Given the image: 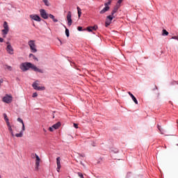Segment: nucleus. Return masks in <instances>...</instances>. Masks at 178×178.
Masks as SVG:
<instances>
[{
  "label": "nucleus",
  "instance_id": "nucleus-33",
  "mask_svg": "<svg viewBox=\"0 0 178 178\" xmlns=\"http://www.w3.org/2000/svg\"><path fill=\"white\" fill-rule=\"evenodd\" d=\"M90 29L92 30H97V29H98V26H90Z\"/></svg>",
  "mask_w": 178,
  "mask_h": 178
},
{
  "label": "nucleus",
  "instance_id": "nucleus-29",
  "mask_svg": "<svg viewBox=\"0 0 178 178\" xmlns=\"http://www.w3.org/2000/svg\"><path fill=\"white\" fill-rule=\"evenodd\" d=\"M77 175H78V176H79L80 178H84V175H83V173H81V172H78Z\"/></svg>",
  "mask_w": 178,
  "mask_h": 178
},
{
  "label": "nucleus",
  "instance_id": "nucleus-2",
  "mask_svg": "<svg viewBox=\"0 0 178 178\" xmlns=\"http://www.w3.org/2000/svg\"><path fill=\"white\" fill-rule=\"evenodd\" d=\"M29 45L30 47L31 52L35 54V52H37V48L35 47V41L30 40L29 42Z\"/></svg>",
  "mask_w": 178,
  "mask_h": 178
},
{
  "label": "nucleus",
  "instance_id": "nucleus-4",
  "mask_svg": "<svg viewBox=\"0 0 178 178\" xmlns=\"http://www.w3.org/2000/svg\"><path fill=\"white\" fill-rule=\"evenodd\" d=\"M67 26H70L73 24V20L72 19V13L70 11L67 12Z\"/></svg>",
  "mask_w": 178,
  "mask_h": 178
},
{
  "label": "nucleus",
  "instance_id": "nucleus-23",
  "mask_svg": "<svg viewBox=\"0 0 178 178\" xmlns=\"http://www.w3.org/2000/svg\"><path fill=\"white\" fill-rule=\"evenodd\" d=\"M162 35H169V32H168V31H166L165 29H163Z\"/></svg>",
  "mask_w": 178,
  "mask_h": 178
},
{
  "label": "nucleus",
  "instance_id": "nucleus-32",
  "mask_svg": "<svg viewBox=\"0 0 178 178\" xmlns=\"http://www.w3.org/2000/svg\"><path fill=\"white\" fill-rule=\"evenodd\" d=\"M26 131V126H24V124H22V128L21 131H22V133H23V131Z\"/></svg>",
  "mask_w": 178,
  "mask_h": 178
},
{
  "label": "nucleus",
  "instance_id": "nucleus-40",
  "mask_svg": "<svg viewBox=\"0 0 178 178\" xmlns=\"http://www.w3.org/2000/svg\"><path fill=\"white\" fill-rule=\"evenodd\" d=\"M82 30H83V27H81V26L78 27V31H82Z\"/></svg>",
  "mask_w": 178,
  "mask_h": 178
},
{
  "label": "nucleus",
  "instance_id": "nucleus-13",
  "mask_svg": "<svg viewBox=\"0 0 178 178\" xmlns=\"http://www.w3.org/2000/svg\"><path fill=\"white\" fill-rule=\"evenodd\" d=\"M129 95L131 96V98L132 99V100L134 101V102L136 104V105H138V101H137V99L136 98V97H134V95L131 93L130 92H128Z\"/></svg>",
  "mask_w": 178,
  "mask_h": 178
},
{
  "label": "nucleus",
  "instance_id": "nucleus-17",
  "mask_svg": "<svg viewBox=\"0 0 178 178\" xmlns=\"http://www.w3.org/2000/svg\"><path fill=\"white\" fill-rule=\"evenodd\" d=\"M119 5H116L114 8V9L113 10V11L111 12V15L112 16H113L115 15V13H116V12H118V9H119Z\"/></svg>",
  "mask_w": 178,
  "mask_h": 178
},
{
  "label": "nucleus",
  "instance_id": "nucleus-16",
  "mask_svg": "<svg viewBox=\"0 0 178 178\" xmlns=\"http://www.w3.org/2000/svg\"><path fill=\"white\" fill-rule=\"evenodd\" d=\"M109 10V6H105L100 12V15H104V13H106V12H108Z\"/></svg>",
  "mask_w": 178,
  "mask_h": 178
},
{
  "label": "nucleus",
  "instance_id": "nucleus-26",
  "mask_svg": "<svg viewBox=\"0 0 178 178\" xmlns=\"http://www.w3.org/2000/svg\"><path fill=\"white\" fill-rule=\"evenodd\" d=\"M42 1L46 6H49L50 4L48 0H42Z\"/></svg>",
  "mask_w": 178,
  "mask_h": 178
},
{
  "label": "nucleus",
  "instance_id": "nucleus-37",
  "mask_svg": "<svg viewBox=\"0 0 178 178\" xmlns=\"http://www.w3.org/2000/svg\"><path fill=\"white\" fill-rule=\"evenodd\" d=\"M172 40H177V41H178V36H172Z\"/></svg>",
  "mask_w": 178,
  "mask_h": 178
},
{
  "label": "nucleus",
  "instance_id": "nucleus-22",
  "mask_svg": "<svg viewBox=\"0 0 178 178\" xmlns=\"http://www.w3.org/2000/svg\"><path fill=\"white\" fill-rule=\"evenodd\" d=\"M29 58H33L35 60H38V58H37V57H35L33 54H29Z\"/></svg>",
  "mask_w": 178,
  "mask_h": 178
},
{
  "label": "nucleus",
  "instance_id": "nucleus-18",
  "mask_svg": "<svg viewBox=\"0 0 178 178\" xmlns=\"http://www.w3.org/2000/svg\"><path fill=\"white\" fill-rule=\"evenodd\" d=\"M49 17L50 19H51L53 20V22H54V23H58V19H56L55 16H54V15L49 14Z\"/></svg>",
  "mask_w": 178,
  "mask_h": 178
},
{
  "label": "nucleus",
  "instance_id": "nucleus-28",
  "mask_svg": "<svg viewBox=\"0 0 178 178\" xmlns=\"http://www.w3.org/2000/svg\"><path fill=\"white\" fill-rule=\"evenodd\" d=\"M158 129L161 133V134H163V129H162V127L159 125H158Z\"/></svg>",
  "mask_w": 178,
  "mask_h": 178
},
{
  "label": "nucleus",
  "instance_id": "nucleus-27",
  "mask_svg": "<svg viewBox=\"0 0 178 178\" xmlns=\"http://www.w3.org/2000/svg\"><path fill=\"white\" fill-rule=\"evenodd\" d=\"M111 3H112V0H108V1L107 3H104V6H109V5H111Z\"/></svg>",
  "mask_w": 178,
  "mask_h": 178
},
{
  "label": "nucleus",
  "instance_id": "nucleus-31",
  "mask_svg": "<svg viewBox=\"0 0 178 178\" xmlns=\"http://www.w3.org/2000/svg\"><path fill=\"white\" fill-rule=\"evenodd\" d=\"M17 122H19V123H22V124H24V122H23V120H22V118H17Z\"/></svg>",
  "mask_w": 178,
  "mask_h": 178
},
{
  "label": "nucleus",
  "instance_id": "nucleus-6",
  "mask_svg": "<svg viewBox=\"0 0 178 178\" xmlns=\"http://www.w3.org/2000/svg\"><path fill=\"white\" fill-rule=\"evenodd\" d=\"M40 13L41 17H42V19H48V17L49 16V15L48 13H47V11L44 9H40Z\"/></svg>",
  "mask_w": 178,
  "mask_h": 178
},
{
  "label": "nucleus",
  "instance_id": "nucleus-7",
  "mask_svg": "<svg viewBox=\"0 0 178 178\" xmlns=\"http://www.w3.org/2000/svg\"><path fill=\"white\" fill-rule=\"evenodd\" d=\"M2 33L4 34V35H6V34L9 33V26L6 22H4L3 23V29L2 30Z\"/></svg>",
  "mask_w": 178,
  "mask_h": 178
},
{
  "label": "nucleus",
  "instance_id": "nucleus-36",
  "mask_svg": "<svg viewBox=\"0 0 178 178\" xmlns=\"http://www.w3.org/2000/svg\"><path fill=\"white\" fill-rule=\"evenodd\" d=\"M49 131H54V130H55V129H54L53 127H50L49 128Z\"/></svg>",
  "mask_w": 178,
  "mask_h": 178
},
{
  "label": "nucleus",
  "instance_id": "nucleus-34",
  "mask_svg": "<svg viewBox=\"0 0 178 178\" xmlns=\"http://www.w3.org/2000/svg\"><path fill=\"white\" fill-rule=\"evenodd\" d=\"M88 31H89L90 33H91V31H92V29H91V26H89L87 28Z\"/></svg>",
  "mask_w": 178,
  "mask_h": 178
},
{
  "label": "nucleus",
  "instance_id": "nucleus-43",
  "mask_svg": "<svg viewBox=\"0 0 178 178\" xmlns=\"http://www.w3.org/2000/svg\"><path fill=\"white\" fill-rule=\"evenodd\" d=\"M0 178H1V176H0Z\"/></svg>",
  "mask_w": 178,
  "mask_h": 178
},
{
  "label": "nucleus",
  "instance_id": "nucleus-14",
  "mask_svg": "<svg viewBox=\"0 0 178 178\" xmlns=\"http://www.w3.org/2000/svg\"><path fill=\"white\" fill-rule=\"evenodd\" d=\"M7 126H8V131H10L11 136L13 137H15V134H13V129H12V126H10V123L8 122Z\"/></svg>",
  "mask_w": 178,
  "mask_h": 178
},
{
  "label": "nucleus",
  "instance_id": "nucleus-12",
  "mask_svg": "<svg viewBox=\"0 0 178 178\" xmlns=\"http://www.w3.org/2000/svg\"><path fill=\"white\" fill-rule=\"evenodd\" d=\"M30 18L33 20H35V22H41V17L38 16V15H31Z\"/></svg>",
  "mask_w": 178,
  "mask_h": 178
},
{
  "label": "nucleus",
  "instance_id": "nucleus-1",
  "mask_svg": "<svg viewBox=\"0 0 178 178\" xmlns=\"http://www.w3.org/2000/svg\"><path fill=\"white\" fill-rule=\"evenodd\" d=\"M20 69L22 72H27L29 69H32L34 72H38V73H44V71L39 69L31 63H23L20 65Z\"/></svg>",
  "mask_w": 178,
  "mask_h": 178
},
{
  "label": "nucleus",
  "instance_id": "nucleus-39",
  "mask_svg": "<svg viewBox=\"0 0 178 178\" xmlns=\"http://www.w3.org/2000/svg\"><path fill=\"white\" fill-rule=\"evenodd\" d=\"M84 156H86V155H84V154H79V158H84Z\"/></svg>",
  "mask_w": 178,
  "mask_h": 178
},
{
  "label": "nucleus",
  "instance_id": "nucleus-38",
  "mask_svg": "<svg viewBox=\"0 0 178 178\" xmlns=\"http://www.w3.org/2000/svg\"><path fill=\"white\" fill-rule=\"evenodd\" d=\"M74 127H75V129H79V125L76 123H74Z\"/></svg>",
  "mask_w": 178,
  "mask_h": 178
},
{
  "label": "nucleus",
  "instance_id": "nucleus-30",
  "mask_svg": "<svg viewBox=\"0 0 178 178\" xmlns=\"http://www.w3.org/2000/svg\"><path fill=\"white\" fill-rule=\"evenodd\" d=\"M122 2H123V0H118L116 5H118L119 8H120V3H122Z\"/></svg>",
  "mask_w": 178,
  "mask_h": 178
},
{
  "label": "nucleus",
  "instance_id": "nucleus-24",
  "mask_svg": "<svg viewBox=\"0 0 178 178\" xmlns=\"http://www.w3.org/2000/svg\"><path fill=\"white\" fill-rule=\"evenodd\" d=\"M15 137H23V131H20V133L16 134Z\"/></svg>",
  "mask_w": 178,
  "mask_h": 178
},
{
  "label": "nucleus",
  "instance_id": "nucleus-20",
  "mask_svg": "<svg viewBox=\"0 0 178 178\" xmlns=\"http://www.w3.org/2000/svg\"><path fill=\"white\" fill-rule=\"evenodd\" d=\"M77 10H78V17L80 19L81 17V8L80 7H77Z\"/></svg>",
  "mask_w": 178,
  "mask_h": 178
},
{
  "label": "nucleus",
  "instance_id": "nucleus-11",
  "mask_svg": "<svg viewBox=\"0 0 178 178\" xmlns=\"http://www.w3.org/2000/svg\"><path fill=\"white\" fill-rule=\"evenodd\" d=\"M56 165H57V172L59 173L60 172V168H62V165H60V157L56 158Z\"/></svg>",
  "mask_w": 178,
  "mask_h": 178
},
{
  "label": "nucleus",
  "instance_id": "nucleus-3",
  "mask_svg": "<svg viewBox=\"0 0 178 178\" xmlns=\"http://www.w3.org/2000/svg\"><path fill=\"white\" fill-rule=\"evenodd\" d=\"M7 47H6V51L8 52V54H9L10 55H13V47H12V44H10V42H7Z\"/></svg>",
  "mask_w": 178,
  "mask_h": 178
},
{
  "label": "nucleus",
  "instance_id": "nucleus-25",
  "mask_svg": "<svg viewBox=\"0 0 178 178\" xmlns=\"http://www.w3.org/2000/svg\"><path fill=\"white\" fill-rule=\"evenodd\" d=\"M65 35L67 37H69V35H70L69 29L67 28H66L65 26Z\"/></svg>",
  "mask_w": 178,
  "mask_h": 178
},
{
  "label": "nucleus",
  "instance_id": "nucleus-8",
  "mask_svg": "<svg viewBox=\"0 0 178 178\" xmlns=\"http://www.w3.org/2000/svg\"><path fill=\"white\" fill-rule=\"evenodd\" d=\"M112 20H113V15H108L107 16V18L106 19L105 26L106 27H108V26H110L112 23Z\"/></svg>",
  "mask_w": 178,
  "mask_h": 178
},
{
  "label": "nucleus",
  "instance_id": "nucleus-10",
  "mask_svg": "<svg viewBox=\"0 0 178 178\" xmlns=\"http://www.w3.org/2000/svg\"><path fill=\"white\" fill-rule=\"evenodd\" d=\"M3 102L6 104H10L12 102V96L6 95L3 98Z\"/></svg>",
  "mask_w": 178,
  "mask_h": 178
},
{
  "label": "nucleus",
  "instance_id": "nucleus-15",
  "mask_svg": "<svg viewBox=\"0 0 178 178\" xmlns=\"http://www.w3.org/2000/svg\"><path fill=\"white\" fill-rule=\"evenodd\" d=\"M3 67L6 70H8L9 72H12V70H13V67H12V66L8 65L7 64L4 65Z\"/></svg>",
  "mask_w": 178,
  "mask_h": 178
},
{
  "label": "nucleus",
  "instance_id": "nucleus-35",
  "mask_svg": "<svg viewBox=\"0 0 178 178\" xmlns=\"http://www.w3.org/2000/svg\"><path fill=\"white\" fill-rule=\"evenodd\" d=\"M35 97H38V94H37V92H34V93L33 94V98H35Z\"/></svg>",
  "mask_w": 178,
  "mask_h": 178
},
{
  "label": "nucleus",
  "instance_id": "nucleus-9",
  "mask_svg": "<svg viewBox=\"0 0 178 178\" xmlns=\"http://www.w3.org/2000/svg\"><path fill=\"white\" fill-rule=\"evenodd\" d=\"M35 170H38V168H40V162H41V159L38 155L35 154Z\"/></svg>",
  "mask_w": 178,
  "mask_h": 178
},
{
  "label": "nucleus",
  "instance_id": "nucleus-42",
  "mask_svg": "<svg viewBox=\"0 0 178 178\" xmlns=\"http://www.w3.org/2000/svg\"><path fill=\"white\" fill-rule=\"evenodd\" d=\"M156 90L158 88L156 86H155Z\"/></svg>",
  "mask_w": 178,
  "mask_h": 178
},
{
  "label": "nucleus",
  "instance_id": "nucleus-41",
  "mask_svg": "<svg viewBox=\"0 0 178 178\" xmlns=\"http://www.w3.org/2000/svg\"><path fill=\"white\" fill-rule=\"evenodd\" d=\"M0 42H3V38H0Z\"/></svg>",
  "mask_w": 178,
  "mask_h": 178
},
{
  "label": "nucleus",
  "instance_id": "nucleus-5",
  "mask_svg": "<svg viewBox=\"0 0 178 178\" xmlns=\"http://www.w3.org/2000/svg\"><path fill=\"white\" fill-rule=\"evenodd\" d=\"M32 87H33L34 90H37L38 91H44V90H45V87L44 86H38L37 82L33 83Z\"/></svg>",
  "mask_w": 178,
  "mask_h": 178
},
{
  "label": "nucleus",
  "instance_id": "nucleus-19",
  "mask_svg": "<svg viewBox=\"0 0 178 178\" xmlns=\"http://www.w3.org/2000/svg\"><path fill=\"white\" fill-rule=\"evenodd\" d=\"M60 122H57L56 124H54V125L52 126V127H53V129H54V130H56V129H59V127H60Z\"/></svg>",
  "mask_w": 178,
  "mask_h": 178
},
{
  "label": "nucleus",
  "instance_id": "nucleus-21",
  "mask_svg": "<svg viewBox=\"0 0 178 178\" xmlns=\"http://www.w3.org/2000/svg\"><path fill=\"white\" fill-rule=\"evenodd\" d=\"M3 118H4V120H6V124H8V123H9V119L8 118V115H6V113L3 114Z\"/></svg>",
  "mask_w": 178,
  "mask_h": 178
}]
</instances>
